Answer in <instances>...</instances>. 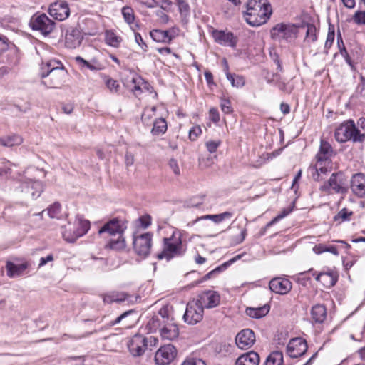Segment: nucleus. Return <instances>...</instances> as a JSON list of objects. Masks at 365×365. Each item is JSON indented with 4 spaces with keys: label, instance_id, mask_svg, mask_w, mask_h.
<instances>
[{
    "label": "nucleus",
    "instance_id": "obj_1",
    "mask_svg": "<svg viewBox=\"0 0 365 365\" xmlns=\"http://www.w3.org/2000/svg\"><path fill=\"white\" fill-rule=\"evenodd\" d=\"M186 250L187 246L182 243L180 231L175 230L170 237L163 238V250L157 255V258L170 261L173 258L183 256Z\"/></svg>",
    "mask_w": 365,
    "mask_h": 365
},
{
    "label": "nucleus",
    "instance_id": "obj_2",
    "mask_svg": "<svg viewBox=\"0 0 365 365\" xmlns=\"http://www.w3.org/2000/svg\"><path fill=\"white\" fill-rule=\"evenodd\" d=\"M68 229L65 228L62 231L63 238L68 242H74L77 239L86 235L90 229V222L88 220L83 219L77 216L71 228V225L68 224Z\"/></svg>",
    "mask_w": 365,
    "mask_h": 365
},
{
    "label": "nucleus",
    "instance_id": "obj_3",
    "mask_svg": "<svg viewBox=\"0 0 365 365\" xmlns=\"http://www.w3.org/2000/svg\"><path fill=\"white\" fill-rule=\"evenodd\" d=\"M272 7L269 3H265L262 6L254 8L250 12H246L245 19L246 22L252 26H259L265 24L272 14Z\"/></svg>",
    "mask_w": 365,
    "mask_h": 365
},
{
    "label": "nucleus",
    "instance_id": "obj_4",
    "mask_svg": "<svg viewBox=\"0 0 365 365\" xmlns=\"http://www.w3.org/2000/svg\"><path fill=\"white\" fill-rule=\"evenodd\" d=\"M41 71V77L43 78L42 83L49 88H58L64 83L67 76V71L63 68L54 71Z\"/></svg>",
    "mask_w": 365,
    "mask_h": 365
},
{
    "label": "nucleus",
    "instance_id": "obj_5",
    "mask_svg": "<svg viewBox=\"0 0 365 365\" xmlns=\"http://www.w3.org/2000/svg\"><path fill=\"white\" fill-rule=\"evenodd\" d=\"M153 244V234L150 232L133 235V245L135 252L145 258L148 257L150 252Z\"/></svg>",
    "mask_w": 365,
    "mask_h": 365
},
{
    "label": "nucleus",
    "instance_id": "obj_6",
    "mask_svg": "<svg viewBox=\"0 0 365 365\" xmlns=\"http://www.w3.org/2000/svg\"><path fill=\"white\" fill-rule=\"evenodd\" d=\"M33 30L39 31L44 35L49 34L55 27V22L51 20L45 14L34 15L29 22Z\"/></svg>",
    "mask_w": 365,
    "mask_h": 365
},
{
    "label": "nucleus",
    "instance_id": "obj_7",
    "mask_svg": "<svg viewBox=\"0 0 365 365\" xmlns=\"http://www.w3.org/2000/svg\"><path fill=\"white\" fill-rule=\"evenodd\" d=\"M204 309L196 299H193L187 304L183 319L190 324H196L202 319Z\"/></svg>",
    "mask_w": 365,
    "mask_h": 365
},
{
    "label": "nucleus",
    "instance_id": "obj_8",
    "mask_svg": "<svg viewBox=\"0 0 365 365\" xmlns=\"http://www.w3.org/2000/svg\"><path fill=\"white\" fill-rule=\"evenodd\" d=\"M177 351L172 344L162 346L155 353V361L158 365H168L175 358Z\"/></svg>",
    "mask_w": 365,
    "mask_h": 365
},
{
    "label": "nucleus",
    "instance_id": "obj_9",
    "mask_svg": "<svg viewBox=\"0 0 365 365\" xmlns=\"http://www.w3.org/2000/svg\"><path fill=\"white\" fill-rule=\"evenodd\" d=\"M146 337L140 334H135L128 343V348L133 356H142L148 349Z\"/></svg>",
    "mask_w": 365,
    "mask_h": 365
},
{
    "label": "nucleus",
    "instance_id": "obj_10",
    "mask_svg": "<svg viewBox=\"0 0 365 365\" xmlns=\"http://www.w3.org/2000/svg\"><path fill=\"white\" fill-rule=\"evenodd\" d=\"M220 295L216 291L207 290L201 292L196 300L203 309H212L220 304Z\"/></svg>",
    "mask_w": 365,
    "mask_h": 365
},
{
    "label": "nucleus",
    "instance_id": "obj_11",
    "mask_svg": "<svg viewBox=\"0 0 365 365\" xmlns=\"http://www.w3.org/2000/svg\"><path fill=\"white\" fill-rule=\"evenodd\" d=\"M308 346L305 339L301 337L292 339L287 346V353L291 358L303 356L307 351Z\"/></svg>",
    "mask_w": 365,
    "mask_h": 365
},
{
    "label": "nucleus",
    "instance_id": "obj_12",
    "mask_svg": "<svg viewBox=\"0 0 365 365\" xmlns=\"http://www.w3.org/2000/svg\"><path fill=\"white\" fill-rule=\"evenodd\" d=\"M344 181L345 179L343 173H332L327 183L322 185L320 190L322 191H328L329 189H332L335 192L344 193L346 191Z\"/></svg>",
    "mask_w": 365,
    "mask_h": 365
},
{
    "label": "nucleus",
    "instance_id": "obj_13",
    "mask_svg": "<svg viewBox=\"0 0 365 365\" xmlns=\"http://www.w3.org/2000/svg\"><path fill=\"white\" fill-rule=\"evenodd\" d=\"M296 32L297 27L294 25L279 24L271 30V36L273 39L282 38L288 41L296 37Z\"/></svg>",
    "mask_w": 365,
    "mask_h": 365
},
{
    "label": "nucleus",
    "instance_id": "obj_14",
    "mask_svg": "<svg viewBox=\"0 0 365 365\" xmlns=\"http://www.w3.org/2000/svg\"><path fill=\"white\" fill-rule=\"evenodd\" d=\"M126 228L127 225L125 221L118 218H113L104 224L98 230V234L108 232L110 235H123Z\"/></svg>",
    "mask_w": 365,
    "mask_h": 365
},
{
    "label": "nucleus",
    "instance_id": "obj_15",
    "mask_svg": "<svg viewBox=\"0 0 365 365\" xmlns=\"http://www.w3.org/2000/svg\"><path fill=\"white\" fill-rule=\"evenodd\" d=\"M255 334L250 329L241 330L235 337V344L240 349H248L255 344Z\"/></svg>",
    "mask_w": 365,
    "mask_h": 365
},
{
    "label": "nucleus",
    "instance_id": "obj_16",
    "mask_svg": "<svg viewBox=\"0 0 365 365\" xmlns=\"http://www.w3.org/2000/svg\"><path fill=\"white\" fill-rule=\"evenodd\" d=\"M215 41L222 46L235 48L238 38L233 33L223 30H215L212 32Z\"/></svg>",
    "mask_w": 365,
    "mask_h": 365
},
{
    "label": "nucleus",
    "instance_id": "obj_17",
    "mask_svg": "<svg viewBox=\"0 0 365 365\" xmlns=\"http://www.w3.org/2000/svg\"><path fill=\"white\" fill-rule=\"evenodd\" d=\"M48 13L56 20L61 21L69 16L70 9L66 1H59L50 5Z\"/></svg>",
    "mask_w": 365,
    "mask_h": 365
},
{
    "label": "nucleus",
    "instance_id": "obj_18",
    "mask_svg": "<svg viewBox=\"0 0 365 365\" xmlns=\"http://www.w3.org/2000/svg\"><path fill=\"white\" fill-rule=\"evenodd\" d=\"M269 287L272 292L284 295L290 292L292 284L288 279L275 277L270 280Z\"/></svg>",
    "mask_w": 365,
    "mask_h": 365
},
{
    "label": "nucleus",
    "instance_id": "obj_19",
    "mask_svg": "<svg viewBox=\"0 0 365 365\" xmlns=\"http://www.w3.org/2000/svg\"><path fill=\"white\" fill-rule=\"evenodd\" d=\"M354 128V121L351 120L342 123L335 130L334 136L336 141L345 143L351 138V129Z\"/></svg>",
    "mask_w": 365,
    "mask_h": 365
},
{
    "label": "nucleus",
    "instance_id": "obj_20",
    "mask_svg": "<svg viewBox=\"0 0 365 365\" xmlns=\"http://www.w3.org/2000/svg\"><path fill=\"white\" fill-rule=\"evenodd\" d=\"M83 36L77 29L71 28L67 30L65 35V44L68 48H75L80 46Z\"/></svg>",
    "mask_w": 365,
    "mask_h": 365
},
{
    "label": "nucleus",
    "instance_id": "obj_21",
    "mask_svg": "<svg viewBox=\"0 0 365 365\" xmlns=\"http://www.w3.org/2000/svg\"><path fill=\"white\" fill-rule=\"evenodd\" d=\"M351 188L359 197L365 196V174L356 173L352 176Z\"/></svg>",
    "mask_w": 365,
    "mask_h": 365
},
{
    "label": "nucleus",
    "instance_id": "obj_22",
    "mask_svg": "<svg viewBox=\"0 0 365 365\" xmlns=\"http://www.w3.org/2000/svg\"><path fill=\"white\" fill-rule=\"evenodd\" d=\"M29 267L27 262L21 264H15L10 261L6 262V269L7 276L10 278L18 277L24 274L26 269Z\"/></svg>",
    "mask_w": 365,
    "mask_h": 365
},
{
    "label": "nucleus",
    "instance_id": "obj_23",
    "mask_svg": "<svg viewBox=\"0 0 365 365\" xmlns=\"http://www.w3.org/2000/svg\"><path fill=\"white\" fill-rule=\"evenodd\" d=\"M160 334L163 339L173 340L178 338L179 329L173 322H167L166 324H163V326L160 329Z\"/></svg>",
    "mask_w": 365,
    "mask_h": 365
},
{
    "label": "nucleus",
    "instance_id": "obj_24",
    "mask_svg": "<svg viewBox=\"0 0 365 365\" xmlns=\"http://www.w3.org/2000/svg\"><path fill=\"white\" fill-rule=\"evenodd\" d=\"M23 189L30 192L33 198L38 197L43 191V185L39 180H29L23 183Z\"/></svg>",
    "mask_w": 365,
    "mask_h": 365
},
{
    "label": "nucleus",
    "instance_id": "obj_25",
    "mask_svg": "<svg viewBox=\"0 0 365 365\" xmlns=\"http://www.w3.org/2000/svg\"><path fill=\"white\" fill-rule=\"evenodd\" d=\"M259 356L253 351L240 355L235 361V365H259Z\"/></svg>",
    "mask_w": 365,
    "mask_h": 365
},
{
    "label": "nucleus",
    "instance_id": "obj_26",
    "mask_svg": "<svg viewBox=\"0 0 365 365\" xmlns=\"http://www.w3.org/2000/svg\"><path fill=\"white\" fill-rule=\"evenodd\" d=\"M338 280V275L334 272H322L316 277V281L320 282L327 288L332 287Z\"/></svg>",
    "mask_w": 365,
    "mask_h": 365
},
{
    "label": "nucleus",
    "instance_id": "obj_27",
    "mask_svg": "<svg viewBox=\"0 0 365 365\" xmlns=\"http://www.w3.org/2000/svg\"><path fill=\"white\" fill-rule=\"evenodd\" d=\"M327 164H330V161H320L317 160L314 166V172L312 173V178L314 180H322L324 175H327L331 172V167H328Z\"/></svg>",
    "mask_w": 365,
    "mask_h": 365
},
{
    "label": "nucleus",
    "instance_id": "obj_28",
    "mask_svg": "<svg viewBox=\"0 0 365 365\" xmlns=\"http://www.w3.org/2000/svg\"><path fill=\"white\" fill-rule=\"evenodd\" d=\"M151 38L157 42L170 43L174 38L172 31L170 30L155 29L150 31Z\"/></svg>",
    "mask_w": 365,
    "mask_h": 365
},
{
    "label": "nucleus",
    "instance_id": "obj_29",
    "mask_svg": "<svg viewBox=\"0 0 365 365\" xmlns=\"http://www.w3.org/2000/svg\"><path fill=\"white\" fill-rule=\"evenodd\" d=\"M333 153V149L331 145L324 140H321L320 148L318 153L317 154V160L320 161H330L329 158Z\"/></svg>",
    "mask_w": 365,
    "mask_h": 365
},
{
    "label": "nucleus",
    "instance_id": "obj_30",
    "mask_svg": "<svg viewBox=\"0 0 365 365\" xmlns=\"http://www.w3.org/2000/svg\"><path fill=\"white\" fill-rule=\"evenodd\" d=\"M312 319L315 323H322L327 317V309L323 304H315L311 309Z\"/></svg>",
    "mask_w": 365,
    "mask_h": 365
},
{
    "label": "nucleus",
    "instance_id": "obj_31",
    "mask_svg": "<svg viewBox=\"0 0 365 365\" xmlns=\"http://www.w3.org/2000/svg\"><path fill=\"white\" fill-rule=\"evenodd\" d=\"M270 309V306L267 304L258 307H247L246 309V314L249 317L255 319H259L266 316Z\"/></svg>",
    "mask_w": 365,
    "mask_h": 365
},
{
    "label": "nucleus",
    "instance_id": "obj_32",
    "mask_svg": "<svg viewBox=\"0 0 365 365\" xmlns=\"http://www.w3.org/2000/svg\"><path fill=\"white\" fill-rule=\"evenodd\" d=\"M76 61L79 63L81 68H86L92 71H101L103 68V65L96 60L87 61L81 56H77Z\"/></svg>",
    "mask_w": 365,
    "mask_h": 365
},
{
    "label": "nucleus",
    "instance_id": "obj_33",
    "mask_svg": "<svg viewBox=\"0 0 365 365\" xmlns=\"http://www.w3.org/2000/svg\"><path fill=\"white\" fill-rule=\"evenodd\" d=\"M168 128L167 122L163 118L155 119L153 122V127L151 133L153 135H160L164 134Z\"/></svg>",
    "mask_w": 365,
    "mask_h": 365
},
{
    "label": "nucleus",
    "instance_id": "obj_34",
    "mask_svg": "<svg viewBox=\"0 0 365 365\" xmlns=\"http://www.w3.org/2000/svg\"><path fill=\"white\" fill-rule=\"evenodd\" d=\"M105 41L108 45L112 47L118 48L122 42V38L114 31L109 30L106 31Z\"/></svg>",
    "mask_w": 365,
    "mask_h": 365
},
{
    "label": "nucleus",
    "instance_id": "obj_35",
    "mask_svg": "<svg viewBox=\"0 0 365 365\" xmlns=\"http://www.w3.org/2000/svg\"><path fill=\"white\" fill-rule=\"evenodd\" d=\"M283 354L281 351H273L267 358L264 365H282Z\"/></svg>",
    "mask_w": 365,
    "mask_h": 365
},
{
    "label": "nucleus",
    "instance_id": "obj_36",
    "mask_svg": "<svg viewBox=\"0 0 365 365\" xmlns=\"http://www.w3.org/2000/svg\"><path fill=\"white\" fill-rule=\"evenodd\" d=\"M163 326V322L160 318V317L155 315L149 319L146 325V329L148 330L149 332H155L158 329L160 330Z\"/></svg>",
    "mask_w": 365,
    "mask_h": 365
},
{
    "label": "nucleus",
    "instance_id": "obj_37",
    "mask_svg": "<svg viewBox=\"0 0 365 365\" xmlns=\"http://www.w3.org/2000/svg\"><path fill=\"white\" fill-rule=\"evenodd\" d=\"M22 143V138L17 135L0 138V144L6 147H12L20 145Z\"/></svg>",
    "mask_w": 365,
    "mask_h": 365
},
{
    "label": "nucleus",
    "instance_id": "obj_38",
    "mask_svg": "<svg viewBox=\"0 0 365 365\" xmlns=\"http://www.w3.org/2000/svg\"><path fill=\"white\" fill-rule=\"evenodd\" d=\"M353 214V212L349 209L343 208L334 217V220L339 224L350 221Z\"/></svg>",
    "mask_w": 365,
    "mask_h": 365
},
{
    "label": "nucleus",
    "instance_id": "obj_39",
    "mask_svg": "<svg viewBox=\"0 0 365 365\" xmlns=\"http://www.w3.org/2000/svg\"><path fill=\"white\" fill-rule=\"evenodd\" d=\"M125 299V295L123 293L111 292L104 295L103 302L108 304L113 302H122Z\"/></svg>",
    "mask_w": 365,
    "mask_h": 365
},
{
    "label": "nucleus",
    "instance_id": "obj_40",
    "mask_svg": "<svg viewBox=\"0 0 365 365\" xmlns=\"http://www.w3.org/2000/svg\"><path fill=\"white\" fill-rule=\"evenodd\" d=\"M108 246L112 250H122L125 247V240L122 235H118L116 240L112 239L110 240Z\"/></svg>",
    "mask_w": 365,
    "mask_h": 365
},
{
    "label": "nucleus",
    "instance_id": "obj_41",
    "mask_svg": "<svg viewBox=\"0 0 365 365\" xmlns=\"http://www.w3.org/2000/svg\"><path fill=\"white\" fill-rule=\"evenodd\" d=\"M307 31H306V37L305 41L309 42H314L317 41V28L312 24H307L306 25Z\"/></svg>",
    "mask_w": 365,
    "mask_h": 365
},
{
    "label": "nucleus",
    "instance_id": "obj_42",
    "mask_svg": "<svg viewBox=\"0 0 365 365\" xmlns=\"http://www.w3.org/2000/svg\"><path fill=\"white\" fill-rule=\"evenodd\" d=\"M43 68H45L44 71H50L51 70L54 71L56 69L63 68V66L60 61L51 60L46 62L45 64L43 63L41 66V71H43Z\"/></svg>",
    "mask_w": 365,
    "mask_h": 365
},
{
    "label": "nucleus",
    "instance_id": "obj_43",
    "mask_svg": "<svg viewBox=\"0 0 365 365\" xmlns=\"http://www.w3.org/2000/svg\"><path fill=\"white\" fill-rule=\"evenodd\" d=\"M48 214L51 218H61V205L55 202L48 208Z\"/></svg>",
    "mask_w": 365,
    "mask_h": 365
},
{
    "label": "nucleus",
    "instance_id": "obj_44",
    "mask_svg": "<svg viewBox=\"0 0 365 365\" xmlns=\"http://www.w3.org/2000/svg\"><path fill=\"white\" fill-rule=\"evenodd\" d=\"M122 14L123 16V18L125 21L128 24H131L133 23L135 16L133 10L132 8L129 6H125L122 9Z\"/></svg>",
    "mask_w": 365,
    "mask_h": 365
},
{
    "label": "nucleus",
    "instance_id": "obj_45",
    "mask_svg": "<svg viewBox=\"0 0 365 365\" xmlns=\"http://www.w3.org/2000/svg\"><path fill=\"white\" fill-rule=\"evenodd\" d=\"M205 195H197L193 197L186 202V205L190 207H198L204 202Z\"/></svg>",
    "mask_w": 365,
    "mask_h": 365
},
{
    "label": "nucleus",
    "instance_id": "obj_46",
    "mask_svg": "<svg viewBox=\"0 0 365 365\" xmlns=\"http://www.w3.org/2000/svg\"><path fill=\"white\" fill-rule=\"evenodd\" d=\"M181 15L187 16L190 13V6L186 0H175Z\"/></svg>",
    "mask_w": 365,
    "mask_h": 365
},
{
    "label": "nucleus",
    "instance_id": "obj_47",
    "mask_svg": "<svg viewBox=\"0 0 365 365\" xmlns=\"http://www.w3.org/2000/svg\"><path fill=\"white\" fill-rule=\"evenodd\" d=\"M334 37H335V32H334V26L329 24V31H328L326 42L324 44V48L326 49H328L331 46V45L333 44L334 41Z\"/></svg>",
    "mask_w": 365,
    "mask_h": 365
},
{
    "label": "nucleus",
    "instance_id": "obj_48",
    "mask_svg": "<svg viewBox=\"0 0 365 365\" xmlns=\"http://www.w3.org/2000/svg\"><path fill=\"white\" fill-rule=\"evenodd\" d=\"M233 216L232 212H225L220 214L214 215L213 222L215 223H220L224 220H230Z\"/></svg>",
    "mask_w": 365,
    "mask_h": 365
},
{
    "label": "nucleus",
    "instance_id": "obj_49",
    "mask_svg": "<svg viewBox=\"0 0 365 365\" xmlns=\"http://www.w3.org/2000/svg\"><path fill=\"white\" fill-rule=\"evenodd\" d=\"M265 3H268L266 0H250L247 3V11L250 12L251 10L254 9V8H259V6H262V5L265 4Z\"/></svg>",
    "mask_w": 365,
    "mask_h": 365
},
{
    "label": "nucleus",
    "instance_id": "obj_50",
    "mask_svg": "<svg viewBox=\"0 0 365 365\" xmlns=\"http://www.w3.org/2000/svg\"><path fill=\"white\" fill-rule=\"evenodd\" d=\"M351 138L354 142H363L365 138L364 134H361L360 131L356 128L354 123V128L351 129Z\"/></svg>",
    "mask_w": 365,
    "mask_h": 365
},
{
    "label": "nucleus",
    "instance_id": "obj_51",
    "mask_svg": "<svg viewBox=\"0 0 365 365\" xmlns=\"http://www.w3.org/2000/svg\"><path fill=\"white\" fill-rule=\"evenodd\" d=\"M163 324H166L167 322H172L173 319H170L168 316V307H163L158 312V315Z\"/></svg>",
    "mask_w": 365,
    "mask_h": 365
},
{
    "label": "nucleus",
    "instance_id": "obj_52",
    "mask_svg": "<svg viewBox=\"0 0 365 365\" xmlns=\"http://www.w3.org/2000/svg\"><path fill=\"white\" fill-rule=\"evenodd\" d=\"M106 85L111 92H117L120 85L116 80L107 77L106 79Z\"/></svg>",
    "mask_w": 365,
    "mask_h": 365
},
{
    "label": "nucleus",
    "instance_id": "obj_53",
    "mask_svg": "<svg viewBox=\"0 0 365 365\" xmlns=\"http://www.w3.org/2000/svg\"><path fill=\"white\" fill-rule=\"evenodd\" d=\"M226 267H227V264H223L222 265L216 267L215 269H213V270L210 271V272H208L207 274H206L204 276L203 279L207 280V279L215 277L216 274H219L222 270H225L226 269Z\"/></svg>",
    "mask_w": 365,
    "mask_h": 365
},
{
    "label": "nucleus",
    "instance_id": "obj_54",
    "mask_svg": "<svg viewBox=\"0 0 365 365\" xmlns=\"http://www.w3.org/2000/svg\"><path fill=\"white\" fill-rule=\"evenodd\" d=\"M226 267H227V264H223L222 265L216 267L215 269H213V270L210 271V272H208L207 274H206L204 276L203 279L207 280V279L215 277L216 274H219L222 270H225L226 269Z\"/></svg>",
    "mask_w": 365,
    "mask_h": 365
},
{
    "label": "nucleus",
    "instance_id": "obj_55",
    "mask_svg": "<svg viewBox=\"0 0 365 365\" xmlns=\"http://www.w3.org/2000/svg\"><path fill=\"white\" fill-rule=\"evenodd\" d=\"M353 21L359 25H365V11H357L353 16Z\"/></svg>",
    "mask_w": 365,
    "mask_h": 365
},
{
    "label": "nucleus",
    "instance_id": "obj_56",
    "mask_svg": "<svg viewBox=\"0 0 365 365\" xmlns=\"http://www.w3.org/2000/svg\"><path fill=\"white\" fill-rule=\"evenodd\" d=\"M220 145V140H208L205 143L206 148L210 153H215Z\"/></svg>",
    "mask_w": 365,
    "mask_h": 365
},
{
    "label": "nucleus",
    "instance_id": "obj_57",
    "mask_svg": "<svg viewBox=\"0 0 365 365\" xmlns=\"http://www.w3.org/2000/svg\"><path fill=\"white\" fill-rule=\"evenodd\" d=\"M356 92L361 97L365 98V78L363 76H360V83L356 87Z\"/></svg>",
    "mask_w": 365,
    "mask_h": 365
},
{
    "label": "nucleus",
    "instance_id": "obj_58",
    "mask_svg": "<svg viewBox=\"0 0 365 365\" xmlns=\"http://www.w3.org/2000/svg\"><path fill=\"white\" fill-rule=\"evenodd\" d=\"M182 365H206L204 361L194 357L187 358Z\"/></svg>",
    "mask_w": 365,
    "mask_h": 365
},
{
    "label": "nucleus",
    "instance_id": "obj_59",
    "mask_svg": "<svg viewBox=\"0 0 365 365\" xmlns=\"http://www.w3.org/2000/svg\"><path fill=\"white\" fill-rule=\"evenodd\" d=\"M140 225L143 228H147L151 225V217L149 215L141 216L138 218Z\"/></svg>",
    "mask_w": 365,
    "mask_h": 365
},
{
    "label": "nucleus",
    "instance_id": "obj_60",
    "mask_svg": "<svg viewBox=\"0 0 365 365\" xmlns=\"http://www.w3.org/2000/svg\"><path fill=\"white\" fill-rule=\"evenodd\" d=\"M201 133L202 130L200 126L192 127L189 131V138L191 140H195Z\"/></svg>",
    "mask_w": 365,
    "mask_h": 365
},
{
    "label": "nucleus",
    "instance_id": "obj_61",
    "mask_svg": "<svg viewBox=\"0 0 365 365\" xmlns=\"http://www.w3.org/2000/svg\"><path fill=\"white\" fill-rule=\"evenodd\" d=\"M168 165L170 168L173 170L175 175H179L180 174V170L178 163V161L172 158L169 160Z\"/></svg>",
    "mask_w": 365,
    "mask_h": 365
},
{
    "label": "nucleus",
    "instance_id": "obj_62",
    "mask_svg": "<svg viewBox=\"0 0 365 365\" xmlns=\"http://www.w3.org/2000/svg\"><path fill=\"white\" fill-rule=\"evenodd\" d=\"M135 40L143 51H147L148 46L144 42L141 35L139 33H135Z\"/></svg>",
    "mask_w": 365,
    "mask_h": 365
},
{
    "label": "nucleus",
    "instance_id": "obj_63",
    "mask_svg": "<svg viewBox=\"0 0 365 365\" xmlns=\"http://www.w3.org/2000/svg\"><path fill=\"white\" fill-rule=\"evenodd\" d=\"M210 119L214 122L217 123L220 120V114L217 108H212L209 111Z\"/></svg>",
    "mask_w": 365,
    "mask_h": 365
},
{
    "label": "nucleus",
    "instance_id": "obj_64",
    "mask_svg": "<svg viewBox=\"0 0 365 365\" xmlns=\"http://www.w3.org/2000/svg\"><path fill=\"white\" fill-rule=\"evenodd\" d=\"M221 109L225 113H230L232 112L230 102L229 100L223 99L220 103Z\"/></svg>",
    "mask_w": 365,
    "mask_h": 365
}]
</instances>
